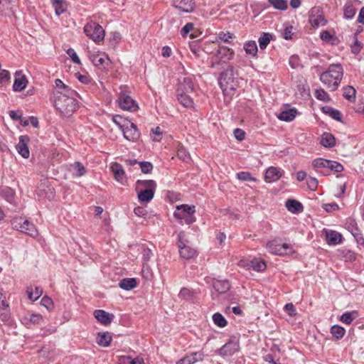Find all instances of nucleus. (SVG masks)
<instances>
[{
	"label": "nucleus",
	"mask_w": 364,
	"mask_h": 364,
	"mask_svg": "<svg viewBox=\"0 0 364 364\" xmlns=\"http://www.w3.org/2000/svg\"><path fill=\"white\" fill-rule=\"evenodd\" d=\"M55 95V107L63 115L70 116L77 109V92L74 90Z\"/></svg>",
	"instance_id": "nucleus-1"
},
{
	"label": "nucleus",
	"mask_w": 364,
	"mask_h": 364,
	"mask_svg": "<svg viewBox=\"0 0 364 364\" xmlns=\"http://www.w3.org/2000/svg\"><path fill=\"white\" fill-rule=\"evenodd\" d=\"M343 75V69L341 64L330 65L328 69L319 77L321 82L330 91L338 89Z\"/></svg>",
	"instance_id": "nucleus-2"
},
{
	"label": "nucleus",
	"mask_w": 364,
	"mask_h": 364,
	"mask_svg": "<svg viewBox=\"0 0 364 364\" xmlns=\"http://www.w3.org/2000/svg\"><path fill=\"white\" fill-rule=\"evenodd\" d=\"M195 212L196 209L194 205L183 204L176 206L173 216L181 225L183 223L191 225L196 221V218L193 215Z\"/></svg>",
	"instance_id": "nucleus-3"
},
{
	"label": "nucleus",
	"mask_w": 364,
	"mask_h": 364,
	"mask_svg": "<svg viewBox=\"0 0 364 364\" xmlns=\"http://www.w3.org/2000/svg\"><path fill=\"white\" fill-rule=\"evenodd\" d=\"M117 102L119 107L124 110L135 112L139 107L136 102L127 93L126 87H120V92Z\"/></svg>",
	"instance_id": "nucleus-4"
},
{
	"label": "nucleus",
	"mask_w": 364,
	"mask_h": 364,
	"mask_svg": "<svg viewBox=\"0 0 364 364\" xmlns=\"http://www.w3.org/2000/svg\"><path fill=\"white\" fill-rule=\"evenodd\" d=\"M84 32L96 43L101 42L105 38V31L102 27L93 21L87 23L84 27Z\"/></svg>",
	"instance_id": "nucleus-5"
},
{
	"label": "nucleus",
	"mask_w": 364,
	"mask_h": 364,
	"mask_svg": "<svg viewBox=\"0 0 364 364\" xmlns=\"http://www.w3.org/2000/svg\"><path fill=\"white\" fill-rule=\"evenodd\" d=\"M266 247L274 255H285L293 252L291 246L287 243H283L279 239H274L269 242Z\"/></svg>",
	"instance_id": "nucleus-6"
},
{
	"label": "nucleus",
	"mask_w": 364,
	"mask_h": 364,
	"mask_svg": "<svg viewBox=\"0 0 364 364\" xmlns=\"http://www.w3.org/2000/svg\"><path fill=\"white\" fill-rule=\"evenodd\" d=\"M234 51L232 49L225 46L220 47L212 57V67H215L216 65L227 63L232 59Z\"/></svg>",
	"instance_id": "nucleus-7"
},
{
	"label": "nucleus",
	"mask_w": 364,
	"mask_h": 364,
	"mask_svg": "<svg viewBox=\"0 0 364 364\" xmlns=\"http://www.w3.org/2000/svg\"><path fill=\"white\" fill-rule=\"evenodd\" d=\"M185 232H181L178 235V247L179 249V253L181 257L189 259L194 257L196 255V250L188 245V242L184 239Z\"/></svg>",
	"instance_id": "nucleus-8"
},
{
	"label": "nucleus",
	"mask_w": 364,
	"mask_h": 364,
	"mask_svg": "<svg viewBox=\"0 0 364 364\" xmlns=\"http://www.w3.org/2000/svg\"><path fill=\"white\" fill-rule=\"evenodd\" d=\"M234 68L233 67H229L220 74L219 85L223 90H234Z\"/></svg>",
	"instance_id": "nucleus-9"
},
{
	"label": "nucleus",
	"mask_w": 364,
	"mask_h": 364,
	"mask_svg": "<svg viewBox=\"0 0 364 364\" xmlns=\"http://www.w3.org/2000/svg\"><path fill=\"white\" fill-rule=\"evenodd\" d=\"M120 129L123 132L124 138L129 141H135L139 138L140 134L136 126L129 121L127 122V124L121 125Z\"/></svg>",
	"instance_id": "nucleus-10"
},
{
	"label": "nucleus",
	"mask_w": 364,
	"mask_h": 364,
	"mask_svg": "<svg viewBox=\"0 0 364 364\" xmlns=\"http://www.w3.org/2000/svg\"><path fill=\"white\" fill-rule=\"evenodd\" d=\"M89 58L93 65L99 69H105L109 63V58L105 53H90Z\"/></svg>",
	"instance_id": "nucleus-11"
},
{
	"label": "nucleus",
	"mask_w": 364,
	"mask_h": 364,
	"mask_svg": "<svg viewBox=\"0 0 364 364\" xmlns=\"http://www.w3.org/2000/svg\"><path fill=\"white\" fill-rule=\"evenodd\" d=\"M194 85L193 77L190 75L181 77L178 79L177 93L193 92Z\"/></svg>",
	"instance_id": "nucleus-12"
},
{
	"label": "nucleus",
	"mask_w": 364,
	"mask_h": 364,
	"mask_svg": "<svg viewBox=\"0 0 364 364\" xmlns=\"http://www.w3.org/2000/svg\"><path fill=\"white\" fill-rule=\"evenodd\" d=\"M240 265L247 267L248 269H253L257 272H262L266 269V263L263 260L254 259L252 260H241Z\"/></svg>",
	"instance_id": "nucleus-13"
},
{
	"label": "nucleus",
	"mask_w": 364,
	"mask_h": 364,
	"mask_svg": "<svg viewBox=\"0 0 364 364\" xmlns=\"http://www.w3.org/2000/svg\"><path fill=\"white\" fill-rule=\"evenodd\" d=\"M346 228L350 232L358 242L364 243V238L361 234V231L354 219L349 218L346 223Z\"/></svg>",
	"instance_id": "nucleus-14"
},
{
	"label": "nucleus",
	"mask_w": 364,
	"mask_h": 364,
	"mask_svg": "<svg viewBox=\"0 0 364 364\" xmlns=\"http://www.w3.org/2000/svg\"><path fill=\"white\" fill-rule=\"evenodd\" d=\"M309 21L313 27L318 28L326 24V21L318 8L312 9L309 17Z\"/></svg>",
	"instance_id": "nucleus-15"
},
{
	"label": "nucleus",
	"mask_w": 364,
	"mask_h": 364,
	"mask_svg": "<svg viewBox=\"0 0 364 364\" xmlns=\"http://www.w3.org/2000/svg\"><path fill=\"white\" fill-rule=\"evenodd\" d=\"M283 171L277 167L270 166L265 172L264 181L267 183H272L278 181L282 176Z\"/></svg>",
	"instance_id": "nucleus-16"
},
{
	"label": "nucleus",
	"mask_w": 364,
	"mask_h": 364,
	"mask_svg": "<svg viewBox=\"0 0 364 364\" xmlns=\"http://www.w3.org/2000/svg\"><path fill=\"white\" fill-rule=\"evenodd\" d=\"M173 6L178 10L191 13L195 8V2L193 0H173Z\"/></svg>",
	"instance_id": "nucleus-17"
},
{
	"label": "nucleus",
	"mask_w": 364,
	"mask_h": 364,
	"mask_svg": "<svg viewBox=\"0 0 364 364\" xmlns=\"http://www.w3.org/2000/svg\"><path fill=\"white\" fill-rule=\"evenodd\" d=\"M28 141L29 138L28 136H21L19 137V141L16 146L18 153L24 159H28L30 155L29 149L28 147Z\"/></svg>",
	"instance_id": "nucleus-18"
},
{
	"label": "nucleus",
	"mask_w": 364,
	"mask_h": 364,
	"mask_svg": "<svg viewBox=\"0 0 364 364\" xmlns=\"http://www.w3.org/2000/svg\"><path fill=\"white\" fill-rule=\"evenodd\" d=\"M95 318L102 324H109L114 318L112 314H109L104 310L98 309L94 311Z\"/></svg>",
	"instance_id": "nucleus-19"
},
{
	"label": "nucleus",
	"mask_w": 364,
	"mask_h": 364,
	"mask_svg": "<svg viewBox=\"0 0 364 364\" xmlns=\"http://www.w3.org/2000/svg\"><path fill=\"white\" fill-rule=\"evenodd\" d=\"M16 77L13 85V90L15 92L22 91L28 84V80L25 75H21V71H16Z\"/></svg>",
	"instance_id": "nucleus-20"
},
{
	"label": "nucleus",
	"mask_w": 364,
	"mask_h": 364,
	"mask_svg": "<svg viewBox=\"0 0 364 364\" xmlns=\"http://www.w3.org/2000/svg\"><path fill=\"white\" fill-rule=\"evenodd\" d=\"M204 354L202 351L195 352L179 360L176 364H193L203 360Z\"/></svg>",
	"instance_id": "nucleus-21"
},
{
	"label": "nucleus",
	"mask_w": 364,
	"mask_h": 364,
	"mask_svg": "<svg viewBox=\"0 0 364 364\" xmlns=\"http://www.w3.org/2000/svg\"><path fill=\"white\" fill-rule=\"evenodd\" d=\"M110 168L114 174L115 180L121 183L122 184H124V182L126 181V178L125 172L123 169L122 166L120 165L119 164L114 163L111 165Z\"/></svg>",
	"instance_id": "nucleus-22"
},
{
	"label": "nucleus",
	"mask_w": 364,
	"mask_h": 364,
	"mask_svg": "<svg viewBox=\"0 0 364 364\" xmlns=\"http://www.w3.org/2000/svg\"><path fill=\"white\" fill-rule=\"evenodd\" d=\"M355 4L359 5L358 1H348L343 8V15L346 19L353 18L356 14V7Z\"/></svg>",
	"instance_id": "nucleus-23"
},
{
	"label": "nucleus",
	"mask_w": 364,
	"mask_h": 364,
	"mask_svg": "<svg viewBox=\"0 0 364 364\" xmlns=\"http://www.w3.org/2000/svg\"><path fill=\"white\" fill-rule=\"evenodd\" d=\"M239 350V345L234 342L225 343L219 350V353L223 356H231Z\"/></svg>",
	"instance_id": "nucleus-24"
},
{
	"label": "nucleus",
	"mask_w": 364,
	"mask_h": 364,
	"mask_svg": "<svg viewBox=\"0 0 364 364\" xmlns=\"http://www.w3.org/2000/svg\"><path fill=\"white\" fill-rule=\"evenodd\" d=\"M18 231L26 233L32 237H36L38 235V230L35 225L30 223L28 220H23V225L21 228H19Z\"/></svg>",
	"instance_id": "nucleus-25"
},
{
	"label": "nucleus",
	"mask_w": 364,
	"mask_h": 364,
	"mask_svg": "<svg viewBox=\"0 0 364 364\" xmlns=\"http://www.w3.org/2000/svg\"><path fill=\"white\" fill-rule=\"evenodd\" d=\"M326 242L330 245H338L342 242V235L334 230L326 231Z\"/></svg>",
	"instance_id": "nucleus-26"
},
{
	"label": "nucleus",
	"mask_w": 364,
	"mask_h": 364,
	"mask_svg": "<svg viewBox=\"0 0 364 364\" xmlns=\"http://www.w3.org/2000/svg\"><path fill=\"white\" fill-rule=\"evenodd\" d=\"M156 183L154 180H138L136 183V190H151L155 191Z\"/></svg>",
	"instance_id": "nucleus-27"
},
{
	"label": "nucleus",
	"mask_w": 364,
	"mask_h": 364,
	"mask_svg": "<svg viewBox=\"0 0 364 364\" xmlns=\"http://www.w3.org/2000/svg\"><path fill=\"white\" fill-rule=\"evenodd\" d=\"M51 3L57 16L65 13L68 9V3L65 0H51Z\"/></svg>",
	"instance_id": "nucleus-28"
},
{
	"label": "nucleus",
	"mask_w": 364,
	"mask_h": 364,
	"mask_svg": "<svg viewBox=\"0 0 364 364\" xmlns=\"http://www.w3.org/2000/svg\"><path fill=\"white\" fill-rule=\"evenodd\" d=\"M213 287L220 294H224L230 289V285L227 280H215Z\"/></svg>",
	"instance_id": "nucleus-29"
},
{
	"label": "nucleus",
	"mask_w": 364,
	"mask_h": 364,
	"mask_svg": "<svg viewBox=\"0 0 364 364\" xmlns=\"http://www.w3.org/2000/svg\"><path fill=\"white\" fill-rule=\"evenodd\" d=\"M192 93L193 92L177 93L178 101L185 107H191L193 106V101L191 96Z\"/></svg>",
	"instance_id": "nucleus-30"
},
{
	"label": "nucleus",
	"mask_w": 364,
	"mask_h": 364,
	"mask_svg": "<svg viewBox=\"0 0 364 364\" xmlns=\"http://www.w3.org/2000/svg\"><path fill=\"white\" fill-rule=\"evenodd\" d=\"M286 207L289 212L293 213H300L303 210L302 204L294 199L287 200Z\"/></svg>",
	"instance_id": "nucleus-31"
},
{
	"label": "nucleus",
	"mask_w": 364,
	"mask_h": 364,
	"mask_svg": "<svg viewBox=\"0 0 364 364\" xmlns=\"http://www.w3.org/2000/svg\"><path fill=\"white\" fill-rule=\"evenodd\" d=\"M137 191V196L140 202L148 203L152 200L154 196L155 191L151 190H136Z\"/></svg>",
	"instance_id": "nucleus-32"
},
{
	"label": "nucleus",
	"mask_w": 364,
	"mask_h": 364,
	"mask_svg": "<svg viewBox=\"0 0 364 364\" xmlns=\"http://www.w3.org/2000/svg\"><path fill=\"white\" fill-rule=\"evenodd\" d=\"M137 285L136 279L134 278H124L122 279L119 284V286L122 289L129 291L135 288Z\"/></svg>",
	"instance_id": "nucleus-33"
},
{
	"label": "nucleus",
	"mask_w": 364,
	"mask_h": 364,
	"mask_svg": "<svg viewBox=\"0 0 364 364\" xmlns=\"http://www.w3.org/2000/svg\"><path fill=\"white\" fill-rule=\"evenodd\" d=\"M296 109L284 110L278 115V118L284 122H291L296 117Z\"/></svg>",
	"instance_id": "nucleus-34"
},
{
	"label": "nucleus",
	"mask_w": 364,
	"mask_h": 364,
	"mask_svg": "<svg viewBox=\"0 0 364 364\" xmlns=\"http://www.w3.org/2000/svg\"><path fill=\"white\" fill-rule=\"evenodd\" d=\"M112 341V336L109 333H99L97 337V343L101 346L107 347Z\"/></svg>",
	"instance_id": "nucleus-35"
},
{
	"label": "nucleus",
	"mask_w": 364,
	"mask_h": 364,
	"mask_svg": "<svg viewBox=\"0 0 364 364\" xmlns=\"http://www.w3.org/2000/svg\"><path fill=\"white\" fill-rule=\"evenodd\" d=\"M321 144L325 147H333L336 144L335 137L333 134L325 132L321 136Z\"/></svg>",
	"instance_id": "nucleus-36"
},
{
	"label": "nucleus",
	"mask_w": 364,
	"mask_h": 364,
	"mask_svg": "<svg viewBox=\"0 0 364 364\" xmlns=\"http://www.w3.org/2000/svg\"><path fill=\"white\" fill-rule=\"evenodd\" d=\"M327 159H323L321 158L316 159L313 161L312 165L316 169V171L323 175H328L327 173L325 172L326 166Z\"/></svg>",
	"instance_id": "nucleus-37"
},
{
	"label": "nucleus",
	"mask_w": 364,
	"mask_h": 364,
	"mask_svg": "<svg viewBox=\"0 0 364 364\" xmlns=\"http://www.w3.org/2000/svg\"><path fill=\"white\" fill-rule=\"evenodd\" d=\"M358 316V314L356 311L346 312L341 316L340 321L346 325H350Z\"/></svg>",
	"instance_id": "nucleus-38"
},
{
	"label": "nucleus",
	"mask_w": 364,
	"mask_h": 364,
	"mask_svg": "<svg viewBox=\"0 0 364 364\" xmlns=\"http://www.w3.org/2000/svg\"><path fill=\"white\" fill-rule=\"evenodd\" d=\"M27 293L29 299L36 301L43 294V289L40 287H30L27 289Z\"/></svg>",
	"instance_id": "nucleus-39"
},
{
	"label": "nucleus",
	"mask_w": 364,
	"mask_h": 364,
	"mask_svg": "<svg viewBox=\"0 0 364 364\" xmlns=\"http://www.w3.org/2000/svg\"><path fill=\"white\" fill-rule=\"evenodd\" d=\"M325 172L328 174L329 171H334L335 172H341L343 170V166L341 164L335 161L327 160Z\"/></svg>",
	"instance_id": "nucleus-40"
},
{
	"label": "nucleus",
	"mask_w": 364,
	"mask_h": 364,
	"mask_svg": "<svg viewBox=\"0 0 364 364\" xmlns=\"http://www.w3.org/2000/svg\"><path fill=\"white\" fill-rule=\"evenodd\" d=\"M322 110L324 113L328 114L330 117H331L333 119H336L337 121H341V112L331 107L326 106L322 108Z\"/></svg>",
	"instance_id": "nucleus-41"
},
{
	"label": "nucleus",
	"mask_w": 364,
	"mask_h": 364,
	"mask_svg": "<svg viewBox=\"0 0 364 364\" xmlns=\"http://www.w3.org/2000/svg\"><path fill=\"white\" fill-rule=\"evenodd\" d=\"M244 49L247 54L255 56L257 53V46L254 41L247 42L244 46Z\"/></svg>",
	"instance_id": "nucleus-42"
},
{
	"label": "nucleus",
	"mask_w": 364,
	"mask_h": 364,
	"mask_svg": "<svg viewBox=\"0 0 364 364\" xmlns=\"http://www.w3.org/2000/svg\"><path fill=\"white\" fill-rule=\"evenodd\" d=\"M154 254L152 250L149 247H144L142 251V262L144 267H149V262L153 257Z\"/></svg>",
	"instance_id": "nucleus-43"
},
{
	"label": "nucleus",
	"mask_w": 364,
	"mask_h": 364,
	"mask_svg": "<svg viewBox=\"0 0 364 364\" xmlns=\"http://www.w3.org/2000/svg\"><path fill=\"white\" fill-rule=\"evenodd\" d=\"M213 321L218 327L223 328L227 326V321L220 313H215L213 315Z\"/></svg>",
	"instance_id": "nucleus-44"
},
{
	"label": "nucleus",
	"mask_w": 364,
	"mask_h": 364,
	"mask_svg": "<svg viewBox=\"0 0 364 364\" xmlns=\"http://www.w3.org/2000/svg\"><path fill=\"white\" fill-rule=\"evenodd\" d=\"M355 90L351 86H347L343 89V97L350 102L355 100Z\"/></svg>",
	"instance_id": "nucleus-45"
},
{
	"label": "nucleus",
	"mask_w": 364,
	"mask_h": 364,
	"mask_svg": "<svg viewBox=\"0 0 364 364\" xmlns=\"http://www.w3.org/2000/svg\"><path fill=\"white\" fill-rule=\"evenodd\" d=\"M269 4L276 9L285 11L287 7V1L286 0H269Z\"/></svg>",
	"instance_id": "nucleus-46"
},
{
	"label": "nucleus",
	"mask_w": 364,
	"mask_h": 364,
	"mask_svg": "<svg viewBox=\"0 0 364 364\" xmlns=\"http://www.w3.org/2000/svg\"><path fill=\"white\" fill-rule=\"evenodd\" d=\"M345 329L343 327L338 325H334L331 328V334L337 339L343 338L345 334Z\"/></svg>",
	"instance_id": "nucleus-47"
},
{
	"label": "nucleus",
	"mask_w": 364,
	"mask_h": 364,
	"mask_svg": "<svg viewBox=\"0 0 364 364\" xmlns=\"http://www.w3.org/2000/svg\"><path fill=\"white\" fill-rule=\"evenodd\" d=\"M272 38V36L269 33H263V34L259 38V45L261 49L267 48Z\"/></svg>",
	"instance_id": "nucleus-48"
},
{
	"label": "nucleus",
	"mask_w": 364,
	"mask_h": 364,
	"mask_svg": "<svg viewBox=\"0 0 364 364\" xmlns=\"http://www.w3.org/2000/svg\"><path fill=\"white\" fill-rule=\"evenodd\" d=\"M315 97L321 101L328 102L330 97L323 89H317L315 91Z\"/></svg>",
	"instance_id": "nucleus-49"
},
{
	"label": "nucleus",
	"mask_w": 364,
	"mask_h": 364,
	"mask_svg": "<svg viewBox=\"0 0 364 364\" xmlns=\"http://www.w3.org/2000/svg\"><path fill=\"white\" fill-rule=\"evenodd\" d=\"M14 191L9 187H4L0 189V196L4 197L8 201H11L14 198Z\"/></svg>",
	"instance_id": "nucleus-50"
},
{
	"label": "nucleus",
	"mask_w": 364,
	"mask_h": 364,
	"mask_svg": "<svg viewBox=\"0 0 364 364\" xmlns=\"http://www.w3.org/2000/svg\"><path fill=\"white\" fill-rule=\"evenodd\" d=\"M237 178L242 181H257V179L252 176L251 173L247 171H241L237 173Z\"/></svg>",
	"instance_id": "nucleus-51"
},
{
	"label": "nucleus",
	"mask_w": 364,
	"mask_h": 364,
	"mask_svg": "<svg viewBox=\"0 0 364 364\" xmlns=\"http://www.w3.org/2000/svg\"><path fill=\"white\" fill-rule=\"evenodd\" d=\"M178 296L186 300H191L193 297V292L187 288H182L178 294Z\"/></svg>",
	"instance_id": "nucleus-52"
},
{
	"label": "nucleus",
	"mask_w": 364,
	"mask_h": 364,
	"mask_svg": "<svg viewBox=\"0 0 364 364\" xmlns=\"http://www.w3.org/2000/svg\"><path fill=\"white\" fill-rule=\"evenodd\" d=\"M177 156L183 161L188 162L190 159V155L183 147H180L177 151Z\"/></svg>",
	"instance_id": "nucleus-53"
},
{
	"label": "nucleus",
	"mask_w": 364,
	"mask_h": 364,
	"mask_svg": "<svg viewBox=\"0 0 364 364\" xmlns=\"http://www.w3.org/2000/svg\"><path fill=\"white\" fill-rule=\"evenodd\" d=\"M140 168L144 173H149L153 169V165L149 161H141L139 162Z\"/></svg>",
	"instance_id": "nucleus-54"
},
{
	"label": "nucleus",
	"mask_w": 364,
	"mask_h": 364,
	"mask_svg": "<svg viewBox=\"0 0 364 364\" xmlns=\"http://www.w3.org/2000/svg\"><path fill=\"white\" fill-rule=\"evenodd\" d=\"M74 168L77 171V176H84L86 173V170L85 166L79 161H76L74 163Z\"/></svg>",
	"instance_id": "nucleus-55"
},
{
	"label": "nucleus",
	"mask_w": 364,
	"mask_h": 364,
	"mask_svg": "<svg viewBox=\"0 0 364 364\" xmlns=\"http://www.w3.org/2000/svg\"><path fill=\"white\" fill-rule=\"evenodd\" d=\"M41 304L48 311H51L53 308V302L48 296H43L41 299Z\"/></svg>",
	"instance_id": "nucleus-56"
},
{
	"label": "nucleus",
	"mask_w": 364,
	"mask_h": 364,
	"mask_svg": "<svg viewBox=\"0 0 364 364\" xmlns=\"http://www.w3.org/2000/svg\"><path fill=\"white\" fill-rule=\"evenodd\" d=\"M66 53L70 57L71 60L73 61L74 63L78 65L81 63V61L78 55L73 48H68Z\"/></svg>",
	"instance_id": "nucleus-57"
},
{
	"label": "nucleus",
	"mask_w": 364,
	"mask_h": 364,
	"mask_svg": "<svg viewBox=\"0 0 364 364\" xmlns=\"http://www.w3.org/2000/svg\"><path fill=\"white\" fill-rule=\"evenodd\" d=\"M55 86L61 90L60 91H57L56 94H58L59 92H67V90H72L70 87H69L68 86L65 85L63 81L60 79H57L55 80Z\"/></svg>",
	"instance_id": "nucleus-58"
},
{
	"label": "nucleus",
	"mask_w": 364,
	"mask_h": 364,
	"mask_svg": "<svg viewBox=\"0 0 364 364\" xmlns=\"http://www.w3.org/2000/svg\"><path fill=\"white\" fill-rule=\"evenodd\" d=\"M307 186L311 191H315L318 186V180L316 178L309 177L306 181Z\"/></svg>",
	"instance_id": "nucleus-59"
},
{
	"label": "nucleus",
	"mask_w": 364,
	"mask_h": 364,
	"mask_svg": "<svg viewBox=\"0 0 364 364\" xmlns=\"http://www.w3.org/2000/svg\"><path fill=\"white\" fill-rule=\"evenodd\" d=\"M23 220H25L23 218H22L21 217H16V218H14L12 220H11V225H12V228L15 230H18L19 228H21L22 225H23Z\"/></svg>",
	"instance_id": "nucleus-60"
},
{
	"label": "nucleus",
	"mask_w": 364,
	"mask_h": 364,
	"mask_svg": "<svg viewBox=\"0 0 364 364\" xmlns=\"http://www.w3.org/2000/svg\"><path fill=\"white\" fill-rule=\"evenodd\" d=\"M10 79V73L6 70L0 71V87L6 82H8Z\"/></svg>",
	"instance_id": "nucleus-61"
},
{
	"label": "nucleus",
	"mask_w": 364,
	"mask_h": 364,
	"mask_svg": "<svg viewBox=\"0 0 364 364\" xmlns=\"http://www.w3.org/2000/svg\"><path fill=\"white\" fill-rule=\"evenodd\" d=\"M292 26L287 27L283 32V38L286 40H290L292 38L293 33H292Z\"/></svg>",
	"instance_id": "nucleus-62"
},
{
	"label": "nucleus",
	"mask_w": 364,
	"mask_h": 364,
	"mask_svg": "<svg viewBox=\"0 0 364 364\" xmlns=\"http://www.w3.org/2000/svg\"><path fill=\"white\" fill-rule=\"evenodd\" d=\"M193 28V23H187L181 29V33L183 36H186Z\"/></svg>",
	"instance_id": "nucleus-63"
},
{
	"label": "nucleus",
	"mask_w": 364,
	"mask_h": 364,
	"mask_svg": "<svg viewBox=\"0 0 364 364\" xmlns=\"http://www.w3.org/2000/svg\"><path fill=\"white\" fill-rule=\"evenodd\" d=\"M245 132L240 129H235L234 131V135L236 139L238 141H242L245 138Z\"/></svg>",
	"instance_id": "nucleus-64"
}]
</instances>
